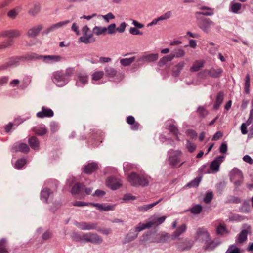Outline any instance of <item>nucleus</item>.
Returning a JSON list of instances; mask_svg holds the SVG:
<instances>
[{"instance_id": "obj_1", "label": "nucleus", "mask_w": 253, "mask_h": 253, "mask_svg": "<svg viewBox=\"0 0 253 253\" xmlns=\"http://www.w3.org/2000/svg\"><path fill=\"white\" fill-rule=\"evenodd\" d=\"M74 68L71 67L67 68L65 71H55L52 74V80L57 86H63L68 83L69 78L74 74Z\"/></svg>"}, {"instance_id": "obj_2", "label": "nucleus", "mask_w": 253, "mask_h": 253, "mask_svg": "<svg viewBox=\"0 0 253 253\" xmlns=\"http://www.w3.org/2000/svg\"><path fill=\"white\" fill-rule=\"evenodd\" d=\"M127 180L130 185L133 186L145 187L148 185L151 178L146 175L139 174L133 172L128 175Z\"/></svg>"}, {"instance_id": "obj_3", "label": "nucleus", "mask_w": 253, "mask_h": 253, "mask_svg": "<svg viewBox=\"0 0 253 253\" xmlns=\"http://www.w3.org/2000/svg\"><path fill=\"white\" fill-rule=\"evenodd\" d=\"M77 240L78 241H85L93 244H100L103 242L102 238L96 233L88 232L84 233L83 235H78Z\"/></svg>"}, {"instance_id": "obj_4", "label": "nucleus", "mask_w": 253, "mask_h": 253, "mask_svg": "<svg viewBox=\"0 0 253 253\" xmlns=\"http://www.w3.org/2000/svg\"><path fill=\"white\" fill-rule=\"evenodd\" d=\"M92 192L90 188H85V186L80 183H76L72 187L71 192L74 195H77L76 197L82 199L84 196V192L87 195H89Z\"/></svg>"}, {"instance_id": "obj_5", "label": "nucleus", "mask_w": 253, "mask_h": 253, "mask_svg": "<svg viewBox=\"0 0 253 253\" xmlns=\"http://www.w3.org/2000/svg\"><path fill=\"white\" fill-rule=\"evenodd\" d=\"M82 34L83 36L79 39V41L81 42L89 44L93 43L96 41L95 38L93 36V33L91 32L87 25H85L82 28Z\"/></svg>"}, {"instance_id": "obj_6", "label": "nucleus", "mask_w": 253, "mask_h": 253, "mask_svg": "<svg viewBox=\"0 0 253 253\" xmlns=\"http://www.w3.org/2000/svg\"><path fill=\"white\" fill-rule=\"evenodd\" d=\"M73 205L75 206L82 207L84 206L91 205L96 207L100 211H113L115 209V205H107L105 206L98 203H86L81 201H76Z\"/></svg>"}, {"instance_id": "obj_7", "label": "nucleus", "mask_w": 253, "mask_h": 253, "mask_svg": "<svg viewBox=\"0 0 253 253\" xmlns=\"http://www.w3.org/2000/svg\"><path fill=\"white\" fill-rule=\"evenodd\" d=\"M168 154L169 164L172 167H175L180 162L181 152L179 150L170 149L168 151Z\"/></svg>"}, {"instance_id": "obj_8", "label": "nucleus", "mask_w": 253, "mask_h": 253, "mask_svg": "<svg viewBox=\"0 0 253 253\" xmlns=\"http://www.w3.org/2000/svg\"><path fill=\"white\" fill-rule=\"evenodd\" d=\"M214 24L215 23L210 19L206 18H202L198 22L199 27L206 33H209L211 31V26Z\"/></svg>"}, {"instance_id": "obj_9", "label": "nucleus", "mask_w": 253, "mask_h": 253, "mask_svg": "<svg viewBox=\"0 0 253 253\" xmlns=\"http://www.w3.org/2000/svg\"><path fill=\"white\" fill-rule=\"evenodd\" d=\"M210 235L207 230L204 228H198L197 230L196 235L195 237L196 240L206 243L210 238Z\"/></svg>"}, {"instance_id": "obj_10", "label": "nucleus", "mask_w": 253, "mask_h": 253, "mask_svg": "<svg viewBox=\"0 0 253 253\" xmlns=\"http://www.w3.org/2000/svg\"><path fill=\"white\" fill-rule=\"evenodd\" d=\"M170 237L171 236L169 233L161 232L155 235L151 242L162 244L168 243L170 241Z\"/></svg>"}, {"instance_id": "obj_11", "label": "nucleus", "mask_w": 253, "mask_h": 253, "mask_svg": "<svg viewBox=\"0 0 253 253\" xmlns=\"http://www.w3.org/2000/svg\"><path fill=\"white\" fill-rule=\"evenodd\" d=\"M158 59L157 53L149 54L142 56L138 58L137 62L139 66L143 65L145 62H152L156 61Z\"/></svg>"}, {"instance_id": "obj_12", "label": "nucleus", "mask_w": 253, "mask_h": 253, "mask_svg": "<svg viewBox=\"0 0 253 253\" xmlns=\"http://www.w3.org/2000/svg\"><path fill=\"white\" fill-rule=\"evenodd\" d=\"M24 60V58L22 56L12 57L9 59L6 63L2 65L0 67V69L3 70L8 67L17 66L19 65L20 61Z\"/></svg>"}, {"instance_id": "obj_13", "label": "nucleus", "mask_w": 253, "mask_h": 253, "mask_svg": "<svg viewBox=\"0 0 253 253\" xmlns=\"http://www.w3.org/2000/svg\"><path fill=\"white\" fill-rule=\"evenodd\" d=\"M42 61L47 64H53L59 62L63 59L62 57L60 55H42Z\"/></svg>"}, {"instance_id": "obj_14", "label": "nucleus", "mask_w": 253, "mask_h": 253, "mask_svg": "<svg viewBox=\"0 0 253 253\" xmlns=\"http://www.w3.org/2000/svg\"><path fill=\"white\" fill-rule=\"evenodd\" d=\"M76 226L79 229L83 230H90L97 229V224L93 222H77Z\"/></svg>"}, {"instance_id": "obj_15", "label": "nucleus", "mask_w": 253, "mask_h": 253, "mask_svg": "<svg viewBox=\"0 0 253 253\" xmlns=\"http://www.w3.org/2000/svg\"><path fill=\"white\" fill-rule=\"evenodd\" d=\"M71 22V20H66L63 21H61L58 23L54 24L51 25L49 27L47 28L45 31H44L43 33L44 34H48L51 32H53L57 29H58L62 27L66 26L68 24Z\"/></svg>"}, {"instance_id": "obj_16", "label": "nucleus", "mask_w": 253, "mask_h": 253, "mask_svg": "<svg viewBox=\"0 0 253 253\" xmlns=\"http://www.w3.org/2000/svg\"><path fill=\"white\" fill-rule=\"evenodd\" d=\"M225 156L221 155L215 158L210 164V169L214 172H217L219 170V166L224 161Z\"/></svg>"}, {"instance_id": "obj_17", "label": "nucleus", "mask_w": 253, "mask_h": 253, "mask_svg": "<svg viewBox=\"0 0 253 253\" xmlns=\"http://www.w3.org/2000/svg\"><path fill=\"white\" fill-rule=\"evenodd\" d=\"M106 184L108 187L113 190H116L122 185L121 180L113 177H109L106 180Z\"/></svg>"}, {"instance_id": "obj_18", "label": "nucleus", "mask_w": 253, "mask_h": 253, "mask_svg": "<svg viewBox=\"0 0 253 253\" xmlns=\"http://www.w3.org/2000/svg\"><path fill=\"white\" fill-rule=\"evenodd\" d=\"M53 115V111L51 109L42 107V111L38 112L36 116L38 118H43L44 117H51Z\"/></svg>"}, {"instance_id": "obj_19", "label": "nucleus", "mask_w": 253, "mask_h": 253, "mask_svg": "<svg viewBox=\"0 0 253 253\" xmlns=\"http://www.w3.org/2000/svg\"><path fill=\"white\" fill-rule=\"evenodd\" d=\"M43 26L41 24L35 26L29 29L27 33V36L29 37L37 36L42 29Z\"/></svg>"}, {"instance_id": "obj_20", "label": "nucleus", "mask_w": 253, "mask_h": 253, "mask_svg": "<svg viewBox=\"0 0 253 253\" xmlns=\"http://www.w3.org/2000/svg\"><path fill=\"white\" fill-rule=\"evenodd\" d=\"M192 246L193 242L188 239H185L184 242L177 244V249L180 251L188 250Z\"/></svg>"}, {"instance_id": "obj_21", "label": "nucleus", "mask_w": 253, "mask_h": 253, "mask_svg": "<svg viewBox=\"0 0 253 253\" xmlns=\"http://www.w3.org/2000/svg\"><path fill=\"white\" fill-rule=\"evenodd\" d=\"M171 121H167L166 124V126L168 128V129L169 130V131L172 133L173 135L175 136V138L177 140H179V137H178V129H177V127L174 125L171 124Z\"/></svg>"}, {"instance_id": "obj_22", "label": "nucleus", "mask_w": 253, "mask_h": 253, "mask_svg": "<svg viewBox=\"0 0 253 253\" xmlns=\"http://www.w3.org/2000/svg\"><path fill=\"white\" fill-rule=\"evenodd\" d=\"M98 169V165L97 163L92 162L89 163L84 166V172L87 174H91V173L96 171Z\"/></svg>"}, {"instance_id": "obj_23", "label": "nucleus", "mask_w": 253, "mask_h": 253, "mask_svg": "<svg viewBox=\"0 0 253 253\" xmlns=\"http://www.w3.org/2000/svg\"><path fill=\"white\" fill-rule=\"evenodd\" d=\"M187 229V226L185 224H182L181 226L178 227L176 230L172 233L171 235V239L172 240H175L178 238L181 234L184 233Z\"/></svg>"}, {"instance_id": "obj_24", "label": "nucleus", "mask_w": 253, "mask_h": 253, "mask_svg": "<svg viewBox=\"0 0 253 253\" xmlns=\"http://www.w3.org/2000/svg\"><path fill=\"white\" fill-rule=\"evenodd\" d=\"M248 231L247 229L243 230L238 235L236 242L237 244H241L247 239Z\"/></svg>"}, {"instance_id": "obj_25", "label": "nucleus", "mask_w": 253, "mask_h": 253, "mask_svg": "<svg viewBox=\"0 0 253 253\" xmlns=\"http://www.w3.org/2000/svg\"><path fill=\"white\" fill-rule=\"evenodd\" d=\"M201 10H208V11H198L196 12V15H202L204 16H212L214 14L213 9L207 6H202L199 8Z\"/></svg>"}, {"instance_id": "obj_26", "label": "nucleus", "mask_w": 253, "mask_h": 253, "mask_svg": "<svg viewBox=\"0 0 253 253\" xmlns=\"http://www.w3.org/2000/svg\"><path fill=\"white\" fill-rule=\"evenodd\" d=\"M6 37L8 38H16L21 36V33L20 31L17 29H12L5 30Z\"/></svg>"}, {"instance_id": "obj_27", "label": "nucleus", "mask_w": 253, "mask_h": 253, "mask_svg": "<svg viewBox=\"0 0 253 253\" xmlns=\"http://www.w3.org/2000/svg\"><path fill=\"white\" fill-rule=\"evenodd\" d=\"M28 143L32 149L34 150H38L39 149V141L36 136H33L31 137L28 140Z\"/></svg>"}, {"instance_id": "obj_28", "label": "nucleus", "mask_w": 253, "mask_h": 253, "mask_svg": "<svg viewBox=\"0 0 253 253\" xmlns=\"http://www.w3.org/2000/svg\"><path fill=\"white\" fill-rule=\"evenodd\" d=\"M209 70L208 73H209V76L213 78L220 77L223 72V70L221 68L217 69L211 68Z\"/></svg>"}, {"instance_id": "obj_29", "label": "nucleus", "mask_w": 253, "mask_h": 253, "mask_svg": "<svg viewBox=\"0 0 253 253\" xmlns=\"http://www.w3.org/2000/svg\"><path fill=\"white\" fill-rule=\"evenodd\" d=\"M107 32V29L105 27L95 26L92 29V32L96 36L105 35Z\"/></svg>"}, {"instance_id": "obj_30", "label": "nucleus", "mask_w": 253, "mask_h": 253, "mask_svg": "<svg viewBox=\"0 0 253 253\" xmlns=\"http://www.w3.org/2000/svg\"><path fill=\"white\" fill-rule=\"evenodd\" d=\"M88 76L85 74H80L78 76V80L76 82V85H80V84L84 85L88 82Z\"/></svg>"}, {"instance_id": "obj_31", "label": "nucleus", "mask_w": 253, "mask_h": 253, "mask_svg": "<svg viewBox=\"0 0 253 253\" xmlns=\"http://www.w3.org/2000/svg\"><path fill=\"white\" fill-rule=\"evenodd\" d=\"M14 148L16 151H20L24 153H27L30 150L29 146L26 144L23 143H21L18 145H15Z\"/></svg>"}, {"instance_id": "obj_32", "label": "nucleus", "mask_w": 253, "mask_h": 253, "mask_svg": "<svg viewBox=\"0 0 253 253\" xmlns=\"http://www.w3.org/2000/svg\"><path fill=\"white\" fill-rule=\"evenodd\" d=\"M218 244L215 242L214 241L211 240V238H210L209 241H207L205 243V250L209 251L213 250L216 247L218 246Z\"/></svg>"}, {"instance_id": "obj_33", "label": "nucleus", "mask_w": 253, "mask_h": 253, "mask_svg": "<svg viewBox=\"0 0 253 253\" xmlns=\"http://www.w3.org/2000/svg\"><path fill=\"white\" fill-rule=\"evenodd\" d=\"M104 70L106 76L109 78H113L117 74V70L115 68L110 66L105 67Z\"/></svg>"}, {"instance_id": "obj_34", "label": "nucleus", "mask_w": 253, "mask_h": 253, "mask_svg": "<svg viewBox=\"0 0 253 253\" xmlns=\"http://www.w3.org/2000/svg\"><path fill=\"white\" fill-rule=\"evenodd\" d=\"M185 63L184 61L179 62L176 66L173 68V73L175 76H177L179 75L181 71L184 67Z\"/></svg>"}, {"instance_id": "obj_35", "label": "nucleus", "mask_w": 253, "mask_h": 253, "mask_svg": "<svg viewBox=\"0 0 253 253\" xmlns=\"http://www.w3.org/2000/svg\"><path fill=\"white\" fill-rule=\"evenodd\" d=\"M205 62L204 61H196L194 62L192 66L190 68L192 72H197L204 66Z\"/></svg>"}, {"instance_id": "obj_36", "label": "nucleus", "mask_w": 253, "mask_h": 253, "mask_svg": "<svg viewBox=\"0 0 253 253\" xmlns=\"http://www.w3.org/2000/svg\"><path fill=\"white\" fill-rule=\"evenodd\" d=\"M162 200V199H159L158 201L154 202L152 204H150L148 205H143L141 206H139L138 208V209L139 211H147L148 210L154 207L156 205H157L158 203H159Z\"/></svg>"}, {"instance_id": "obj_37", "label": "nucleus", "mask_w": 253, "mask_h": 253, "mask_svg": "<svg viewBox=\"0 0 253 253\" xmlns=\"http://www.w3.org/2000/svg\"><path fill=\"white\" fill-rule=\"evenodd\" d=\"M167 217L163 216L161 217H154L151 221H149L151 224V227L153 225L158 226L163 223L166 220Z\"/></svg>"}, {"instance_id": "obj_38", "label": "nucleus", "mask_w": 253, "mask_h": 253, "mask_svg": "<svg viewBox=\"0 0 253 253\" xmlns=\"http://www.w3.org/2000/svg\"><path fill=\"white\" fill-rule=\"evenodd\" d=\"M233 172L240 178L239 179L234 182V185L235 186V188H237L241 185L243 181V176L241 171L238 169H235L233 170Z\"/></svg>"}, {"instance_id": "obj_39", "label": "nucleus", "mask_w": 253, "mask_h": 253, "mask_svg": "<svg viewBox=\"0 0 253 253\" xmlns=\"http://www.w3.org/2000/svg\"><path fill=\"white\" fill-rule=\"evenodd\" d=\"M224 97V94L222 92H219L218 93L215 102L214 104V108L215 109H217L221 103H222Z\"/></svg>"}, {"instance_id": "obj_40", "label": "nucleus", "mask_w": 253, "mask_h": 253, "mask_svg": "<svg viewBox=\"0 0 253 253\" xmlns=\"http://www.w3.org/2000/svg\"><path fill=\"white\" fill-rule=\"evenodd\" d=\"M173 59L171 54L169 55L165 56L161 58L158 62V65L160 67H162L165 65L168 62L172 61Z\"/></svg>"}, {"instance_id": "obj_41", "label": "nucleus", "mask_w": 253, "mask_h": 253, "mask_svg": "<svg viewBox=\"0 0 253 253\" xmlns=\"http://www.w3.org/2000/svg\"><path fill=\"white\" fill-rule=\"evenodd\" d=\"M135 59L136 57L135 56L130 58H123L120 60V64L124 66H127L134 62Z\"/></svg>"}, {"instance_id": "obj_42", "label": "nucleus", "mask_w": 253, "mask_h": 253, "mask_svg": "<svg viewBox=\"0 0 253 253\" xmlns=\"http://www.w3.org/2000/svg\"><path fill=\"white\" fill-rule=\"evenodd\" d=\"M171 54L173 59L174 58H179L183 57L185 54V52L181 48H176Z\"/></svg>"}, {"instance_id": "obj_43", "label": "nucleus", "mask_w": 253, "mask_h": 253, "mask_svg": "<svg viewBox=\"0 0 253 253\" xmlns=\"http://www.w3.org/2000/svg\"><path fill=\"white\" fill-rule=\"evenodd\" d=\"M20 11V7H16V8L10 10L7 13V16L9 18L12 19H14Z\"/></svg>"}, {"instance_id": "obj_44", "label": "nucleus", "mask_w": 253, "mask_h": 253, "mask_svg": "<svg viewBox=\"0 0 253 253\" xmlns=\"http://www.w3.org/2000/svg\"><path fill=\"white\" fill-rule=\"evenodd\" d=\"M138 233L137 232H129L125 238V241L126 242H130L135 239H136L138 236Z\"/></svg>"}, {"instance_id": "obj_45", "label": "nucleus", "mask_w": 253, "mask_h": 253, "mask_svg": "<svg viewBox=\"0 0 253 253\" xmlns=\"http://www.w3.org/2000/svg\"><path fill=\"white\" fill-rule=\"evenodd\" d=\"M151 227V224L149 222L146 224L140 223L137 227L135 228V232H139L145 229H149Z\"/></svg>"}, {"instance_id": "obj_46", "label": "nucleus", "mask_w": 253, "mask_h": 253, "mask_svg": "<svg viewBox=\"0 0 253 253\" xmlns=\"http://www.w3.org/2000/svg\"><path fill=\"white\" fill-rule=\"evenodd\" d=\"M228 231L226 227L222 224H219V225L216 227V233L218 235H223L225 234H227Z\"/></svg>"}, {"instance_id": "obj_47", "label": "nucleus", "mask_w": 253, "mask_h": 253, "mask_svg": "<svg viewBox=\"0 0 253 253\" xmlns=\"http://www.w3.org/2000/svg\"><path fill=\"white\" fill-rule=\"evenodd\" d=\"M202 209V206L197 204L191 208L189 211L193 214H199L201 212Z\"/></svg>"}, {"instance_id": "obj_48", "label": "nucleus", "mask_w": 253, "mask_h": 253, "mask_svg": "<svg viewBox=\"0 0 253 253\" xmlns=\"http://www.w3.org/2000/svg\"><path fill=\"white\" fill-rule=\"evenodd\" d=\"M33 131L39 136H43L47 132V129L44 127H35L33 128Z\"/></svg>"}, {"instance_id": "obj_49", "label": "nucleus", "mask_w": 253, "mask_h": 253, "mask_svg": "<svg viewBox=\"0 0 253 253\" xmlns=\"http://www.w3.org/2000/svg\"><path fill=\"white\" fill-rule=\"evenodd\" d=\"M50 194V191L49 189L47 188H43L41 192V199L42 201H44L46 202L49 195Z\"/></svg>"}, {"instance_id": "obj_50", "label": "nucleus", "mask_w": 253, "mask_h": 253, "mask_svg": "<svg viewBox=\"0 0 253 253\" xmlns=\"http://www.w3.org/2000/svg\"><path fill=\"white\" fill-rule=\"evenodd\" d=\"M250 77L249 74H247L245 78V83L244 84L245 88V92L246 94H248L250 93Z\"/></svg>"}, {"instance_id": "obj_51", "label": "nucleus", "mask_w": 253, "mask_h": 253, "mask_svg": "<svg viewBox=\"0 0 253 253\" xmlns=\"http://www.w3.org/2000/svg\"><path fill=\"white\" fill-rule=\"evenodd\" d=\"M42 55H39L37 54L34 53H30L28 54H27L25 57L24 58V59L27 60H42Z\"/></svg>"}, {"instance_id": "obj_52", "label": "nucleus", "mask_w": 253, "mask_h": 253, "mask_svg": "<svg viewBox=\"0 0 253 253\" xmlns=\"http://www.w3.org/2000/svg\"><path fill=\"white\" fill-rule=\"evenodd\" d=\"M6 247V241L5 239H1L0 241V253H9Z\"/></svg>"}, {"instance_id": "obj_53", "label": "nucleus", "mask_w": 253, "mask_h": 253, "mask_svg": "<svg viewBox=\"0 0 253 253\" xmlns=\"http://www.w3.org/2000/svg\"><path fill=\"white\" fill-rule=\"evenodd\" d=\"M104 75L103 71H96L92 75V80L93 81H98L103 77Z\"/></svg>"}, {"instance_id": "obj_54", "label": "nucleus", "mask_w": 253, "mask_h": 253, "mask_svg": "<svg viewBox=\"0 0 253 253\" xmlns=\"http://www.w3.org/2000/svg\"><path fill=\"white\" fill-rule=\"evenodd\" d=\"M13 41L11 39H9L5 42L0 43V50L11 46L13 45Z\"/></svg>"}, {"instance_id": "obj_55", "label": "nucleus", "mask_w": 253, "mask_h": 253, "mask_svg": "<svg viewBox=\"0 0 253 253\" xmlns=\"http://www.w3.org/2000/svg\"><path fill=\"white\" fill-rule=\"evenodd\" d=\"M197 112L201 117L203 118H205L209 114L208 111L202 106H199L198 107Z\"/></svg>"}, {"instance_id": "obj_56", "label": "nucleus", "mask_w": 253, "mask_h": 253, "mask_svg": "<svg viewBox=\"0 0 253 253\" xmlns=\"http://www.w3.org/2000/svg\"><path fill=\"white\" fill-rule=\"evenodd\" d=\"M201 177H196L193 180L188 183L187 186L189 187H197L199 185V183L201 181Z\"/></svg>"}, {"instance_id": "obj_57", "label": "nucleus", "mask_w": 253, "mask_h": 253, "mask_svg": "<svg viewBox=\"0 0 253 253\" xmlns=\"http://www.w3.org/2000/svg\"><path fill=\"white\" fill-rule=\"evenodd\" d=\"M41 6L40 4L36 3L34 5L33 8L29 11V13L33 15H35L39 12Z\"/></svg>"}, {"instance_id": "obj_58", "label": "nucleus", "mask_w": 253, "mask_h": 253, "mask_svg": "<svg viewBox=\"0 0 253 253\" xmlns=\"http://www.w3.org/2000/svg\"><path fill=\"white\" fill-rule=\"evenodd\" d=\"M231 11L233 13H237L241 8V4L240 3L236 2L231 5Z\"/></svg>"}, {"instance_id": "obj_59", "label": "nucleus", "mask_w": 253, "mask_h": 253, "mask_svg": "<svg viewBox=\"0 0 253 253\" xmlns=\"http://www.w3.org/2000/svg\"><path fill=\"white\" fill-rule=\"evenodd\" d=\"M26 163V160L25 159H21L18 160L15 163V168L20 169L22 168Z\"/></svg>"}, {"instance_id": "obj_60", "label": "nucleus", "mask_w": 253, "mask_h": 253, "mask_svg": "<svg viewBox=\"0 0 253 253\" xmlns=\"http://www.w3.org/2000/svg\"><path fill=\"white\" fill-rule=\"evenodd\" d=\"M98 17H102L107 23L109 22L110 19H113L115 18L114 15L111 12L108 13L105 15H98Z\"/></svg>"}, {"instance_id": "obj_61", "label": "nucleus", "mask_w": 253, "mask_h": 253, "mask_svg": "<svg viewBox=\"0 0 253 253\" xmlns=\"http://www.w3.org/2000/svg\"><path fill=\"white\" fill-rule=\"evenodd\" d=\"M213 198L212 192H208L206 193L205 197L204 198V201L206 203H209Z\"/></svg>"}, {"instance_id": "obj_62", "label": "nucleus", "mask_w": 253, "mask_h": 253, "mask_svg": "<svg viewBox=\"0 0 253 253\" xmlns=\"http://www.w3.org/2000/svg\"><path fill=\"white\" fill-rule=\"evenodd\" d=\"M31 81L28 78L24 79L20 85L19 88L20 89H25L29 84Z\"/></svg>"}, {"instance_id": "obj_63", "label": "nucleus", "mask_w": 253, "mask_h": 253, "mask_svg": "<svg viewBox=\"0 0 253 253\" xmlns=\"http://www.w3.org/2000/svg\"><path fill=\"white\" fill-rule=\"evenodd\" d=\"M186 147L188 149V151L190 152H194L196 148V146L193 143H192L189 141H187V143L186 144Z\"/></svg>"}, {"instance_id": "obj_64", "label": "nucleus", "mask_w": 253, "mask_h": 253, "mask_svg": "<svg viewBox=\"0 0 253 253\" xmlns=\"http://www.w3.org/2000/svg\"><path fill=\"white\" fill-rule=\"evenodd\" d=\"M129 32L130 34H131L133 35H142L143 34V33L142 32H141L140 30H139L135 27H131L129 30Z\"/></svg>"}]
</instances>
